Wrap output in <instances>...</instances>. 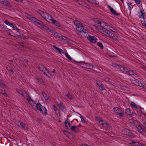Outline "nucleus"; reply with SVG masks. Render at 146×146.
I'll return each mask as SVG.
<instances>
[{"label":"nucleus","instance_id":"f257e3e1","mask_svg":"<svg viewBox=\"0 0 146 146\" xmlns=\"http://www.w3.org/2000/svg\"><path fill=\"white\" fill-rule=\"evenodd\" d=\"M98 23L99 25H93L94 28L104 35H107V32L108 31L107 29L105 28L104 27L105 26H107L108 24L103 22L102 23L101 22H98Z\"/></svg>","mask_w":146,"mask_h":146},{"label":"nucleus","instance_id":"f03ea898","mask_svg":"<svg viewBox=\"0 0 146 146\" xmlns=\"http://www.w3.org/2000/svg\"><path fill=\"white\" fill-rule=\"evenodd\" d=\"M32 22L35 25L38 26L43 30L47 31V29H48V27L46 26L41 21L37 19L35 17Z\"/></svg>","mask_w":146,"mask_h":146},{"label":"nucleus","instance_id":"7ed1b4c3","mask_svg":"<svg viewBox=\"0 0 146 146\" xmlns=\"http://www.w3.org/2000/svg\"><path fill=\"white\" fill-rule=\"evenodd\" d=\"M74 24L76 26V28L77 31L80 32L83 31V32L85 34L87 33V31L86 29L84 30L82 24L80 21L76 20L74 21Z\"/></svg>","mask_w":146,"mask_h":146},{"label":"nucleus","instance_id":"20e7f679","mask_svg":"<svg viewBox=\"0 0 146 146\" xmlns=\"http://www.w3.org/2000/svg\"><path fill=\"white\" fill-rule=\"evenodd\" d=\"M37 13L46 21L48 22L52 18V17L49 14L44 12L41 10H38Z\"/></svg>","mask_w":146,"mask_h":146},{"label":"nucleus","instance_id":"39448f33","mask_svg":"<svg viewBox=\"0 0 146 146\" xmlns=\"http://www.w3.org/2000/svg\"><path fill=\"white\" fill-rule=\"evenodd\" d=\"M77 64L79 63L81 64V65H85L86 67H82L84 68H86L88 69H93L95 68V67L93 65L91 64L88 63H85L84 62H75Z\"/></svg>","mask_w":146,"mask_h":146},{"label":"nucleus","instance_id":"423d86ee","mask_svg":"<svg viewBox=\"0 0 146 146\" xmlns=\"http://www.w3.org/2000/svg\"><path fill=\"white\" fill-rule=\"evenodd\" d=\"M114 111L118 115L119 117H122L123 115V111L117 107H114L113 108Z\"/></svg>","mask_w":146,"mask_h":146},{"label":"nucleus","instance_id":"0eeeda50","mask_svg":"<svg viewBox=\"0 0 146 146\" xmlns=\"http://www.w3.org/2000/svg\"><path fill=\"white\" fill-rule=\"evenodd\" d=\"M39 68L40 70L43 72L44 75L49 77L48 74V71L43 65L42 64L39 65Z\"/></svg>","mask_w":146,"mask_h":146},{"label":"nucleus","instance_id":"6e6552de","mask_svg":"<svg viewBox=\"0 0 146 146\" xmlns=\"http://www.w3.org/2000/svg\"><path fill=\"white\" fill-rule=\"evenodd\" d=\"M138 16L139 18L145 19V15L144 10L143 8H142L140 10V11L138 12Z\"/></svg>","mask_w":146,"mask_h":146},{"label":"nucleus","instance_id":"1a4fd4ad","mask_svg":"<svg viewBox=\"0 0 146 146\" xmlns=\"http://www.w3.org/2000/svg\"><path fill=\"white\" fill-rule=\"evenodd\" d=\"M105 35L115 40H117L118 39V37L116 35H115L113 33L109 31L107 32V35Z\"/></svg>","mask_w":146,"mask_h":146},{"label":"nucleus","instance_id":"9d476101","mask_svg":"<svg viewBox=\"0 0 146 146\" xmlns=\"http://www.w3.org/2000/svg\"><path fill=\"white\" fill-rule=\"evenodd\" d=\"M122 131L125 135H127L129 136L132 137L133 133L130 131L129 130L127 129H124L122 130Z\"/></svg>","mask_w":146,"mask_h":146},{"label":"nucleus","instance_id":"9b49d317","mask_svg":"<svg viewBox=\"0 0 146 146\" xmlns=\"http://www.w3.org/2000/svg\"><path fill=\"white\" fill-rule=\"evenodd\" d=\"M114 66H115L117 68L118 70H120L123 72H124V71H127V68L125 67H124L121 66L120 65H118L115 64H114Z\"/></svg>","mask_w":146,"mask_h":146},{"label":"nucleus","instance_id":"f8f14e48","mask_svg":"<svg viewBox=\"0 0 146 146\" xmlns=\"http://www.w3.org/2000/svg\"><path fill=\"white\" fill-rule=\"evenodd\" d=\"M0 3L5 6L11 7L12 5H11L10 2L7 0H0Z\"/></svg>","mask_w":146,"mask_h":146},{"label":"nucleus","instance_id":"ddd939ff","mask_svg":"<svg viewBox=\"0 0 146 146\" xmlns=\"http://www.w3.org/2000/svg\"><path fill=\"white\" fill-rule=\"evenodd\" d=\"M88 40L91 42L92 43H95L96 42L97 39L95 36H89L88 37Z\"/></svg>","mask_w":146,"mask_h":146},{"label":"nucleus","instance_id":"4468645a","mask_svg":"<svg viewBox=\"0 0 146 146\" xmlns=\"http://www.w3.org/2000/svg\"><path fill=\"white\" fill-rule=\"evenodd\" d=\"M108 8L110 9V12L114 15L117 16H118L120 14L117 13L116 11L114 10L110 5H108Z\"/></svg>","mask_w":146,"mask_h":146},{"label":"nucleus","instance_id":"2eb2a0df","mask_svg":"<svg viewBox=\"0 0 146 146\" xmlns=\"http://www.w3.org/2000/svg\"><path fill=\"white\" fill-rule=\"evenodd\" d=\"M50 20V21H51V23L57 26L60 27V25L58 21H56L55 19H54L52 17V18Z\"/></svg>","mask_w":146,"mask_h":146},{"label":"nucleus","instance_id":"dca6fc26","mask_svg":"<svg viewBox=\"0 0 146 146\" xmlns=\"http://www.w3.org/2000/svg\"><path fill=\"white\" fill-rule=\"evenodd\" d=\"M41 113L44 115H47V111L46 108L44 106L42 107V108L39 110Z\"/></svg>","mask_w":146,"mask_h":146},{"label":"nucleus","instance_id":"f3484780","mask_svg":"<svg viewBox=\"0 0 146 146\" xmlns=\"http://www.w3.org/2000/svg\"><path fill=\"white\" fill-rule=\"evenodd\" d=\"M127 70L126 71H124V72H126L127 73L128 75H133L134 76H135L137 75L136 74L133 72V71L132 70H128L127 68Z\"/></svg>","mask_w":146,"mask_h":146},{"label":"nucleus","instance_id":"a211bd4d","mask_svg":"<svg viewBox=\"0 0 146 146\" xmlns=\"http://www.w3.org/2000/svg\"><path fill=\"white\" fill-rule=\"evenodd\" d=\"M25 15L28 19L31 20L32 22H33L34 18H35V17L33 16L32 15L27 13H25Z\"/></svg>","mask_w":146,"mask_h":146},{"label":"nucleus","instance_id":"6ab92c4d","mask_svg":"<svg viewBox=\"0 0 146 146\" xmlns=\"http://www.w3.org/2000/svg\"><path fill=\"white\" fill-rule=\"evenodd\" d=\"M18 123H20V126L24 130H27V127L25 123L19 121Z\"/></svg>","mask_w":146,"mask_h":146},{"label":"nucleus","instance_id":"aec40b11","mask_svg":"<svg viewBox=\"0 0 146 146\" xmlns=\"http://www.w3.org/2000/svg\"><path fill=\"white\" fill-rule=\"evenodd\" d=\"M53 47L57 50V51L60 54H64V52L63 50L58 47H56L55 46H53Z\"/></svg>","mask_w":146,"mask_h":146},{"label":"nucleus","instance_id":"412c9836","mask_svg":"<svg viewBox=\"0 0 146 146\" xmlns=\"http://www.w3.org/2000/svg\"><path fill=\"white\" fill-rule=\"evenodd\" d=\"M28 101L29 104L33 108H34L35 107H36V104L35 102L33 101L31 98V100H29Z\"/></svg>","mask_w":146,"mask_h":146},{"label":"nucleus","instance_id":"4be33fe9","mask_svg":"<svg viewBox=\"0 0 146 146\" xmlns=\"http://www.w3.org/2000/svg\"><path fill=\"white\" fill-rule=\"evenodd\" d=\"M22 96H23V97L26 99L27 101L31 99V98L26 92H25L24 94H23V95Z\"/></svg>","mask_w":146,"mask_h":146},{"label":"nucleus","instance_id":"5701e85b","mask_svg":"<svg viewBox=\"0 0 146 146\" xmlns=\"http://www.w3.org/2000/svg\"><path fill=\"white\" fill-rule=\"evenodd\" d=\"M78 126L73 125L71 128V130L74 132H76L79 131V129L77 128Z\"/></svg>","mask_w":146,"mask_h":146},{"label":"nucleus","instance_id":"b1692460","mask_svg":"<svg viewBox=\"0 0 146 146\" xmlns=\"http://www.w3.org/2000/svg\"><path fill=\"white\" fill-rule=\"evenodd\" d=\"M125 113L129 115H132V111L129 108H127L125 110Z\"/></svg>","mask_w":146,"mask_h":146},{"label":"nucleus","instance_id":"393cba45","mask_svg":"<svg viewBox=\"0 0 146 146\" xmlns=\"http://www.w3.org/2000/svg\"><path fill=\"white\" fill-rule=\"evenodd\" d=\"M127 5L128 7V9L130 11V12L132 9L133 7V6L132 5V3L130 2H128L127 3Z\"/></svg>","mask_w":146,"mask_h":146},{"label":"nucleus","instance_id":"a878e982","mask_svg":"<svg viewBox=\"0 0 146 146\" xmlns=\"http://www.w3.org/2000/svg\"><path fill=\"white\" fill-rule=\"evenodd\" d=\"M48 30L51 33L53 36H54L55 37H56V36L58 35V33L54 31L53 30H51L48 27V29H47V30Z\"/></svg>","mask_w":146,"mask_h":146},{"label":"nucleus","instance_id":"bb28decb","mask_svg":"<svg viewBox=\"0 0 146 146\" xmlns=\"http://www.w3.org/2000/svg\"><path fill=\"white\" fill-rule=\"evenodd\" d=\"M42 95L46 101L48 100L49 98V96L45 93L43 91L42 92Z\"/></svg>","mask_w":146,"mask_h":146},{"label":"nucleus","instance_id":"cd10ccee","mask_svg":"<svg viewBox=\"0 0 146 146\" xmlns=\"http://www.w3.org/2000/svg\"><path fill=\"white\" fill-rule=\"evenodd\" d=\"M137 127L138 129V131L140 132H143L145 131V129L143 128L140 125H138L137 126Z\"/></svg>","mask_w":146,"mask_h":146},{"label":"nucleus","instance_id":"c85d7f7f","mask_svg":"<svg viewBox=\"0 0 146 146\" xmlns=\"http://www.w3.org/2000/svg\"><path fill=\"white\" fill-rule=\"evenodd\" d=\"M98 82L99 83L100 86L99 87V89L101 91H103L105 88H104L102 83L100 81H98Z\"/></svg>","mask_w":146,"mask_h":146},{"label":"nucleus","instance_id":"c756f323","mask_svg":"<svg viewBox=\"0 0 146 146\" xmlns=\"http://www.w3.org/2000/svg\"><path fill=\"white\" fill-rule=\"evenodd\" d=\"M43 106H44L42 105L40 103H38L36 105V109L38 110L39 111L42 108V107Z\"/></svg>","mask_w":146,"mask_h":146},{"label":"nucleus","instance_id":"7c9ffc66","mask_svg":"<svg viewBox=\"0 0 146 146\" xmlns=\"http://www.w3.org/2000/svg\"><path fill=\"white\" fill-rule=\"evenodd\" d=\"M107 28H108V29L114 33H116L117 32V30L111 26L108 25H107Z\"/></svg>","mask_w":146,"mask_h":146},{"label":"nucleus","instance_id":"2f4dec72","mask_svg":"<svg viewBox=\"0 0 146 146\" xmlns=\"http://www.w3.org/2000/svg\"><path fill=\"white\" fill-rule=\"evenodd\" d=\"M137 84L139 86L142 87L144 88H146V84L145 83H142L141 82L139 81Z\"/></svg>","mask_w":146,"mask_h":146},{"label":"nucleus","instance_id":"473e14b6","mask_svg":"<svg viewBox=\"0 0 146 146\" xmlns=\"http://www.w3.org/2000/svg\"><path fill=\"white\" fill-rule=\"evenodd\" d=\"M6 68L8 71H10L12 73L14 72V70L13 68L9 65H8L6 67Z\"/></svg>","mask_w":146,"mask_h":146},{"label":"nucleus","instance_id":"72a5a7b5","mask_svg":"<svg viewBox=\"0 0 146 146\" xmlns=\"http://www.w3.org/2000/svg\"><path fill=\"white\" fill-rule=\"evenodd\" d=\"M130 80L131 81V82L134 84H137L139 81L138 80L135 78H133L132 80H131V79H130Z\"/></svg>","mask_w":146,"mask_h":146},{"label":"nucleus","instance_id":"f704fd0d","mask_svg":"<svg viewBox=\"0 0 146 146\" xmlns=\"http://www.w3.org/2000/svg\"><path fill=\"white\" fill-rule=\"evenodd\" d=\"M131 106L132 108L134 107L136 109L138 108V106L136 105L135 103L133 102H131Z\"/></svg>","mask_w":146,"mask_h":146},{"label":"nucleus","instance_id":"c9c22d12","mask_svg":"<svg viewBox=\"0 0 146 146\" xmlns=\"http://www.w3.org/2000/svg\"><path fill=\"white\" fill-rule=\"evenodd\" d=\"M16 90L17 92L19 94L21 95H23V91L20 90L19 89L16 88Z\"/></svg>","mask_w":146,"mask_h":146},{"label":"nucleus","instance_id":"e433bc0d","mask_svg":"<svg viewBox=\"0 0 146 146\" xmlns=\"http://www.w3.org/2000/svg\"><path fill=\"white\" fill-rule=\"evenodd\" d=\"M97 44L99 47L101 49H103V45L102 43V42H98L97 43Z\"/></svg>","mask_w":146,"mask_h":146},{"label":"nucleus","instance_id":"4c0bfd02","mask_svg":"<svg viewBox=\"0 0 146 146\" xmlns=\"http://www.w3.org/2000/svg\"><path fill=\"white\" fill-rule=\"evenodd\" d=\"M99 122L100 123V124L102 125H104L105 124H106V125H107V123H106L105 121H104L102 119H101V120H100V121H99Z\"/></svg>","mask_w":146,"mask_h":146},{"label":"nucleus","instance_id":"58836bf2","mask_svg":"<svg viewBox=\"0 0 146 146\" xmlns=\"http://www.w3.org/2000/svg\"><path fill=\"white\" fill-rule=\"evenodd\" d=\"M131 144L133 146H137L138 144V142H135L134 141H132Z\"/></svg>","mask_w":146,"mask_h":146},{"label":"nucleus","instance_id":"ea45409f","mask_svg":"<svg viewBox=\"0 0 146 146\" xmlns=\"http://www.w3.org/2000/svg\"><path fill=\"white\" fill-rule=\"evenodd\" d=\"M65 127H70V123L67 120H66V121H65Z\"/></svg>","mask_w":146,"mask_h":146},{"label":"nucleus","instance_id":"a19ab883","mask_svg":"<svg viewBox=\"0 0 146 146\" xmlns=\"http://www.w3.org/2000/svg\"><path fill=\"white\" fill-rule=\"evenodd\" d=\"M18 36L20 37V38L23 39H25L26 38V36L23 34H20V35H18Z\"/></svg>","mask_w":146,"mask_h":146},{"label":"nucleus","instance_id":"79ce46f5","mask_svg":"<svg viewBox=\"0 0 146 146\" xmlns=\"http://www.w3.org/2000/svg\"><path fill=\"white\" fill-rule=\"evenodd\" d=\"M68 38L66 37L62 36L61 40L64 41H68Z\"/></svg>","mask_w":146,"mask_h":146},{"label":"nucleus","instance_id":"37998d69","mask_svg":"<svg viewBox=\"0 0 146 146\" xmlns=\"http://www.w3.org/2000/svg\"><path fill=\"white\" fill-rule=\"evenodd\" d=\"M65 55L66 57L68 60H72L71 57L68 53H65Z\"/></svg>","mask_w":146,"mask_h":146},{"label":"nucleus","instance_id":"c03bdc74","mask_svg":"<svg viewBox=\"0 0 146 146\" xmlns=\"http://www.w3.org/2000/svg\"><path fill=\"white\" fill-rule=\"evenodd\" d=\"M62 111L64 112H66V109L65 106H62L60 108Z\"/></svg>","mask_w":146,"mask_h":146},{"label":"nucleus","instance_id":"a18cd8bd","mask_svg":"<svg viewBox=\"0 0 146 146\" xmlns=\"http://www.w3.org/2000/svg\"><path fill=\"white\" fill-rule=\"evenodd\" d=\"M62 37V35L60 34H58V35L56 36V38L60 40H61V38Z\"/></svg>","mask_w":146,"mask_h":146},{"label":"nucleus","instance_id":"49530a36","mask_svg":"<svg viewBox=\"0 0 146 146\" xmlns=\"http://www.w3.org/2000/svg\"><path fill=\"white\" fill-rule=\"evenodd\" d=\"M78 114L80 115V116H79V117L81 118L82 122V123H86V122L85 121V120L84 119L83 117L79 113H78Z\"/></svg>","mask_w":146,"mask_h":146},{"label":"nucleus","instance_id":"de8ad7c7","mask_svg":"<svg viewBox=\"0 0 146 146\" xmlns=\"http://www.w3.org/2000/svg\"><path fill=\"white\" fill-rule=\"evenodd\" d=\"M54 110L55 112V114H56V115H58V114H59V110L58 108H56V109H54Z\"/></svg>","mask_w":146,"mask_h":146},{"label":"nucleus","instance_id":"09e8293b","mask_svg":"<svg viewBox=\"0 0 146 146\" xmlns=\"http://www.w3.org/2000/svg\"><path fill=\"white\" fill-rule=\"evenodd\" d=\"M97 1L96 0H89V1L88 2H91L92 3H94L95 4H97Z\"/></svg>","mask_w":146,"mask_h":146},{"label":"nucleus","instance_id":"8fccbe9b","mask_svg":"<svg viewBox=\"0 0 146 146\" xmlns=\"http://www.w3.org/2000/svg\"><path fill=\"white\" fill-rule=\"evenodd\" d=\"M141 23L142 25L143 26H145L146 28V20L145 21H141Z\"/></svg>","mask_w":146,"mask_h":146},{"label":"nucleus","instance_id":"3c124183","mask_svg":"<svg viewBox=\"0 0 146 146\" xmlns=\"http://www.w3.org/2000/svg\"><path fill=\"white\" fill-rule=\"evenodd\" d=\"M37 80L38 82L42 84L43 82V80L41 78H37Z\"/></svg>","mask_w":146,"mask_h":146},{"label":"nucleus","instance_id":"603ef678","mask_svg":"<svg viewBox=\"0 0 146 146\" xmlns=\"http://www.w3.org/2000/svg\"><path fill=\"white\" fill-rule=\"evenodd\" d=\"M4 23L7 25L10 26L12 24V23L9 22L7 20H5L4 21Z\"/></svg>","mask_w":146,"mask_h":146},{"label":"nucleus","instance_id":"864d4df0","mask_svg":"<svg viewBox=\"0 0 146 146\" xmlns=\"http://www.w3.org/2000/svg\"><path fill=\"white\" fill-rule=\"evenodd\" d=\"M57 105L60 108L63 106V103L61 102H60L59 103H57Z\"/></svg>","mask_w":146,"mask_h":146},{"label":"nucleus","instance_id":"5fc2aeb1","mask_svg":"<svg viewBox=\"0 0 146 146\" xmlns=\"http://www.w3.org/2000/svg\"><path fill=\"white\" fill-rule=\"evenodd\" d=\"M136 4L137 5H139L141 3V1L140 0H134Z\"/></svg>","mask_w":146,"mask_h":146},{"label":"nucleus","instance_id":"6e6d98bb","mask_svg":"<svg viewBox=\"0 0 146 146\" xmlns=\"http://www.w3.org/2000/svg\"><path fill=\"white\" fill-rule=\"evenodd\" d=\"M10 26L11 27H12L13 29V30H15V29L16 28V25L13 23H12L11 24V25Z\"/></svg>","mask_w":146,"mask_h":146},{"label":"nucleus","instance_id":"4d7b16f0","mask_svg":"<svg viewBox=\"0 0 146 146\" xmlns=\"http://www.w3.org/2000/svg\"><path fill=\"white\" fill-rule=\"evenodd\" d=\"M64 133L65 135L66 136H68L69 133L68 131H64L63 132Z\"/></svg>","mask_w":146,"mask_h":146},{"label":"nucleus","instance_id":"13d9d810","mask_svg":"<svg viewBox=\"0 0 146 146\" xmlns=\"http://www.w3.org/2000/svg\"><path fill=\"white\" fill-rule=\"evenodd\" d=\"M66 96L69 99H71L72 98V97L71 95L69 93H68V94H66Z\"/></svg>","mask_w":146,"mask_h":146},{"label":"nucleus","instance_id":"bf43d9fd","mask_svg":"<svg viewBox=\"0 0 146 146\" xmlns=\"http://www.w3.org/2000/svg\"><path fill=\"white\" fill-rule=\"evenodd\" d=\"M78 3L81 5H83L84 4L83 2L82 1H79L78 2Z\"/></svg>","mask_w":146,"mask_h":146},{"label":"nucleus","instance_id":"052dcab7","mask_svg":"<svg viewBox=\"0 0 146 146\" xmlns=\"http://www.w3.org/2000/svg\"><path fill=\"white\" fill-rule=\"evenodd\" d=\"M104 79L105 81L107 82L109 81V78L108 77L105 78Z\"/></svg>","mask_w":146,"mask_h":146},{"label":"nucleus","instance_id":"680f3d73","mask_svg":"<svg viewBox=\"0 0 146 146\" xmlns=\"http://www.w3.org/2000/svg\"><path fill=\"white\" fill-rule=\"evenodd\" d=\"M0 92L2 94H3L6 95V94L5 93V91L4 90H1Z\"/></svg>","mask_w":146,"mask_h":146},{"label":"nucleus","instance_id":"e2e57ef3","mask_svg":"<svg viewBox=\"0 0 146 146\" xmlns=\"http://www.w3.org/2000/svg\"><path fill=\"white\" fill-rule=\"evenodd\" d=\"M96 120H97L98 121H100V120H101V119L99 117H96Z\"/></svg>","mask_w":146,"mask_h":146},{"label":"nucleus","instance_id":"0e129e2a","mask_svg":"<svg viewBox=\"0 0 146 146\" xmlns=\"http://www.w3.org/2000/svg\"><path fill=\"white\" fill-rule=\"evenodd\" d=\"M143 145L142 144H141L138 143V144L137 145V146H142Z\"/></svg>","mask_w":146,"mask_h":146},{"label":"nucleus","instance_id":"69168bd1","mask_svg":"<svg viewBox=\"0 0 146 146\" xmlns=\"http://www.w3.org/2000/svg\"><path fill=\"white\" fill-rule=\"evenodd\" d=\"M143 125H144V127L146 126V122H145L143 123Z\"/></svg>","mask_w":146,"mask_h":146},{"label":"nucleus","instance_id":"338daca9","mask_svg":"<svg viewBox=\"0 0 146 146\" xmlns=\"http://www.w3.org/2000/svg\"><path fill=\"white\" fill-rule=\"evenodd\" d=\"M1 86H3V87L5 88L6 87V85L5 84H3V83Z\"/></svg>","mask_w":146,"mask_h":146},{"label":"nucleus","instance_id":"774afa93","mask_svg":"<svg viewBox=\"0 0 146 146\" xmlns=\"http://www.w3.org/2000/svg\"><path fill=\"white\" fill-rule=\"evenodd\" d=\"M15 30L17 31V32H19V29H18L17 27H16V29H15Z\"/></svg>","mask_w":146,"mask_h":146}]
</instances>
